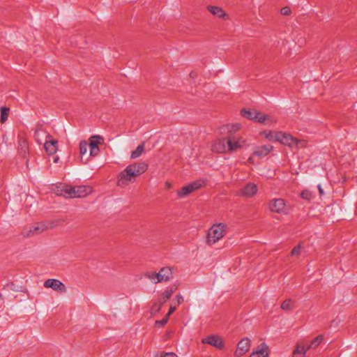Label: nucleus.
Segmentation results:
<instances>
[{"label":"nucleus","instance_id":"f257e3e1","mask_svg":"<svg viewBox=\"0 0 357 357\" xmlns=\"http://www.w3.org/2000/svg\"><path fill=\"white\" fill-rule=\"evenodd\" d=\"M148 164L146 162H135L128 165L121 171L118 176L116 184L119 187L124 188L134 183L137 178L144 174L148 169Z\"/></svg>","mask_w":357,"mask_h":357},{"label":"nucleus","instance_id":"f03ea898","mask_svg":"<svg viewBox=\"0 0 357 357\" xmlns=\"http://www.w3.org/2000/svg\"><path fill=\"white\" fill-rule=\"evenodd\" d=\"M55 192L66 198H82L90 195L92 192V188L86 185L71 186L60 184L56 186Z\"/></svg>","mask_w":357,"mask_h":357},{"label":"nucleus","instance_id":"7ed1b4c3","mask_svg":"<svg viewBox=\"0 0 357 357\" xmlns=\"http://www.w3.org/2000/svg\"><path fill=\"white\" fill-rule=\"evenodd\" d=\"M227 225L225 223H216L208 229L206 242L209 245H213L222 239L227 232Z\"/></svg>","mask_w":357,"mask_h":357},{"label":"nucleus","instance_id":"20e7f679","mask_svg":"<svg viewBox=\"0 0 357 357\" xmlns=\"http://www.w3.org/2000/svg\"><path fill=\"white\" fill-rule=\"evenodd\" d=\"M145 276L153 283L157 284L169 280L172 278L173 273L170 267H163L158 273L147 272Z\"/></svg>","mask_w":357,"mask_h":357},{"label":"nucleus","instance_id":"39448f33","mask_svg":"<svg viewBox=\"0 0 357 357\" xmlns=\"http://www.w3.org/2000/svg\"><path fill=\"white\" fill-rule=\"evenodd\" d=\"M52 226L44 222L36 223L29 227L24 228L22 231V235L26 238H30L42 234L43 231L51 228Z\"/></svg>","mask_w":357,"mask_h":357},{"label":"nucleus","instance_id":"423d86ee","mask_svg":"<svg viewBox=\"0 0 357 357\" xmlns=\"http://www.w3.org/2000/svg\"><path fill=\"white\" fill-rule=\"evenodd\" d=\"M268 209L275 213L280 215H287L289 208L284 199L281 198L273 199L268 202Z\"/></svg>","mask_w":357,"mask_h":357},{"label":"nucleus","instance_id":"0eeeda50","mask_svg":"<svg viewBox=\"0 0 357 357\" xmlns=\"http://www.w3.org/2000/svg\"><path fill=\"white\" fill-rule=\"evenodd\" d=\"M227 144L228 145V151L229 152L236 151L237 150L241 149L248 145L247 139L241 135L228 137L227 139Z\"/></svg>","mask_w":357,"mask_h":357},{"label":"nucleus","instance_id":"6e6552de","mask_svg":"<svg viewBox=\"0 0 357 357\" xmlns=\"http://www.w3.org/2000/svg\"><path fill=\"white\" fill-rule=\"evenodd\" d=\"M251 347V341L248 337L243 338L237 344L234 352V356L241 357L249 351Z\"/></svg>","mask_w":357,"mask_h":357},{"label":"nucleus","instance_id":"1a4fd4ad","mask_svg":"<svg viewBox=\"0 0 357 357\" xmlns=\"http://www.w3.org/2000/svg\"><path fill=\"white\" fill-rule=\"evenodd\" d=\"M44 287L52 289L54 291L64 293L66 291V285L60 280L56 279H47L44 282Z\"/></svg>","mask_w":357,"mask_h":357},{"label":"nucleus","instance_id":"9d476101","mask_svg":"<svg viewBox=\"0 0 357 357\" xmlns=\"http://www.w3.org/2000/svg\"><path fill=\"white\" fill-rule=\"evenodd\" d=\"M257 192V185L254 183L250 182L239 190L238 195L246 198H250L255 196Z\"/></svg>","mask_w":357,"mask_h":357},{"label":"nucleus","instance_id":"9b49d317","mask_svg":"<svg viewBox=\"0 0 357 357\" xmlns=\"http://www.w3.org/2000/svg\"><path fill=\"white\" fill-rule=\"evenodd\" d=\"M227 139L226 138H220L215 140L211 145L212 151L218 153L229 152Z\"/></svg>","mask_w":357,"mask_h":357},{"label":"nucleus","instance_id":"f8f14e48","mask_svg":"<svg viewBox=\"0 0 357 357\" xmlns=\"http://www.w3.org/2000/svg\"><path fill=\"white\" fill-rule=\"evenodd\" d=\"M254 117L255 118L252 121L259 123L273 124L277 121V119L273 116L266 114L258 110H256V114H255Z\"/></svg>","mask_w":357,"mask_h":357},{"label":"nucleus","instance_id":"ddd939ff","mask_svg":"<svg viewBox=\"0 0 357 357\" xmlns=\"http://www.w3.org/2000/svg\"><path fill=\"white\" fill-rule=\"evenodd\" d=\"M204 344H210L217 349H222L224 343L222 339L218 335H209L202 340Z\"/></svg>","mask_w":357,"mask_h":357},{"label":"nucleus","instance_id":"4468645a","mask_svg":"<svg viewBox=\"0 0 357 357\" xmlns=\"http://www.w3.org/2000/svg\"><path fill=\"white\" fill-rule=\"evenodd\" d=\"M278 142L285 146L294 148L296 142V138L289 134L280 132Z\"/></svg>","mask_w":357,"mask_h":357},{"label":"nucleus","instance_id":"2eb2a0df","mask_svg":"<svg viewBox=\"0 0 357 357\" xmlns=\"http://www.w3.org/2000/svg\"><path fill=\"white\" fill-rule=\"evenodd\" d=\"M34 137L38 143L42 144L43 141L51 139V135L43 128L42 126H38L35 130Z\"/></svg>","mask_w":357,"mask_h":357},{"label":"nucleus","instance_id":"dca6fc26","mask_svg":"<svg viewBox=\"0 0 357 357\" xmlns=\"http://www.w3.org/2000/svg\"><path fill=\"white\" fill-rule=\"evenodd\" d=\"M45 151L50 155H54L58 151V141L56 139H47L44 143Z\"/></svg>","mask_w":357,"mask_h":357},{"label":"nucleus","instance_id":"f3484780","mask_svg":"<svg viewBox=\"0 0 357 357\" xmlns=\"http://www.w3.org/2000/svg\"><path fill=\"white\" fill-rule=\"evenodd\" d=\"M207 10L214 16H216L220 19L227 20L229 18L228 15L225 10L220 6H208Z\"/></svg>","mask_w":357,"mask_h":357},{"label":"nucleus","instance_id":"a211bd4d","mask_svg":"<svg viewBox=\"0 0 357 357\" xmlns=\"http://www.w3.org/2000/svg\"><path fill=\"white\" fill-rule=\"evenodd\" d=\"M268 347L265 343H262L251 353L249 357H268Z\"/></svg>","mask_w":357,"mask_h":357},{"label":"nucleus","instance_id":"6ab92c4d","mask_svg":"<svg viewBox=\"0 0 357 357\" xmlns=\"http://www.w3.org/2000/svg\"><path fill=\"white\" fill-rule=\"evenodd\" d=\"M273 147L271 145H262L256 146L254 150V155L258 157H264L267 155L272 150Z\"/></svg>","mask_w":357,"mask_h":357},{"label":"nucleus","instance_id":"aec40b11","mask_svg":"<svg viewBox=\"0 0 357 357\" xmlns=\"http://www.w3.org/2000/svg\"><path fill=\"white\" fill-rule=\"evenodd\" d=\"M280 132H274L271 130H264L259 132V135L266 137L271 142H278Z\"/></svg>","mask_w":357,"mask_h":357},{"label":"nucleus","instance_id":"412c9836","mask_svg":"<svg viewBox=\"0 0 357 357\" xmlns=\"http://www.w3.org/2000/svg\"><path fill=\"white\" fill-rule=\"evenodd\" d=\"M194 191L190 185L188 183L186 185L183 186L180 190H178L176 192V195L179 198H183L189 195L190 194L192 193Z\"/></svg>","mask_w":357,"mask_h":357},{"label":"nucleus","instance_id":"4be33fe9","mask_svg":"<svg viewBox=\"0 0 357 357\" xmlns=\"http://www.w3.org/2000/svg\"><path fill=\"white\" fill-rule=\"evenodd\" d=\"M102 137L99 135L91 136L89 138V144H88L89 146H90V148H98V145L102 143Z\"/></svg>","mask_w":357,"mask_h":357},{"label":"nucleus","instance_id":"5701e85b","mask_svg":"<svg viewBox=\"0 0 357 357\" xmlns=\"http://www.w3.org/2000/svg\"><path fill=\"white\" fill-rule=\"evenodd\" d=\"M308 349H307V347H305L302 344H296V348L292 353V357H297L298 354H301L303 356V357H304Z\"/></svg>","mask_w":357,"mask_h":357},{"label":"nucleus","instance_id":"b1692460","mask_svg":"<svg viewBox=\"0 0 357 357\" xmlns=\"http://www.w3.org/2000/svg\"><path fill=\"white\" fill-rule=\"evenodd\" d=\"M144 153V144H139L130 154V159L135 160L139 158Z\"/></svg>","mask_w":357,"mask_h":357},{"label":"nucleus","instance_id":"393cba45","mask_svg":"<svg viewBox=\"0 0 357 357\" xmlns=\"http://www.w3.org/2000/svg\"><path fill=\"white\" fill-rule=\"evenodd\" d=\"M174 289L172 288H167L161 294V296L158 301H161L162 303H165L169 300L174 294Z\"/></svg>","mask_w":357,"mask_h":357},{"label":"nucleus","instance_id":"a878e982","mask_svg":"<svg viewBox=\"0 0 357 357\" xmlns=\"http://www.w3.org/2000/svg\"><path fill=\"white\" fill-rule=\"evenodd\" d=\"M193 191L198 190L199 189L206 185V181L203 178H200L190 183Z\"/></svg>","mask_w":357,"mask_h":357},{"label":"nucleus","instance_id":"bb28decb","mask_svg":"<svg viewBox=\"0 0 357 357\" xmlns=\"http://www.w3.org/2000/svg\"><path fill=\"white\" fill-rule=\"evenodd\" d=\"M241 114L245 118L252 121L255 118L254 116L256 114V109H243L241 111Z\"/></svg>","mask_w":357,"mask_h":357},{"label":"nucleus","instance_id":"cd10ccee","mask_svg":"<svg viewBox=\"0 0 357 357\" xmlns=\"http://www.w3.org/2000/svg\"><path fill=\"white\" fill-rule=\"evenodd\" d=\"M225 128L229 133L236 132L241 128V124L238 123L227 124L225 126Z\"/></svg>","mask_w":357,"mask_h":357},{"label":"nucleus","instance_id":"c85d7f7f","mask_svg":"<svg viewBox=\"0 0 357 357\" xmlns=\"http://www.w3.org/2000/svg\"><path fill=\"white\" fill-rule=\"evenodd\" d=\"M294 307V301L291 299H287L281 304V309L284 310H291Z\"/></svg>","mask_w":357,"mask_h":357},{"label":"nucleus","instance_id":"c756f323","mask_svg":"<svg viewBox=\"0 0 357 357\" xmlns=\"http://www.w3.org/2000/svg\"><path fill=\"white\" fill-rule=\"evenodd\" d=\"M303 246L301 243L296 245L291 251L290 256L298 258L301 256L302 253Z\"/></svg>","mask_w":357,"mask_h":357},{"label":"nucleus","instance_id":"7c9ffc66","mask_svg":"<svg viewBox=\"0 0 357 357\" xmlns=\"http://www.w3.org/2000/svg\"><path fill=\"white\" fill-rule=\"evenodd\" d=\"M324 336L320 335L315 337L310 343V344L307 347V349H316L323 341Z\"/></svg>","mask_w":357,"mask_h":357},{"label":"nucleus","instance_id":"2f4dec72","mask_svg":"<svg viewBox=\"0 0 357 357\" xmlns=\"http://www.w3.org/2000/svg\"><path fill=\"white\" fill-rule=\"evenodd\" d=\"M18 148L22 154H26L27 151V142L25 138H20L18 142Z\"/></svg>","mask_w":357,"mask_h":357},{"label":"nucleus","instance_id":"473e14b6","mask_svg":"<svg viewBox=\"0 0 357 357\" xmlns=\"http://www.w3.org/2000/svg\"><path fill=\"white\" fill-rule=\"evenodd\" d=\"M8 113H9V109L8 107H3L1 108L0 121L1 123L6 122V121L8 119Z\"/></svg>","mask_w":357,"mask_h":357},{"label":"nucleus","instance_id":"72a5a7b5","mask_svg":"<svg viewBox=\"0 0 357 357\" xmlns=\"http://www.w3.org/2000/svg\"><path fill=\"white\" fill-rule=\"evenodd\" d=\"M162 302L161 301H158L157 302H155L153 306L151 307V313L152 314H157L158 312H160V310H161V307H162Z\"/></svg>","mask_w":357,"mask_h":357},{"label":"nucleus","instance_id":"f704fd0d","mask_svg":"<svg viewBox=\"0 0 357 357\" xmlns=\"http://www.w3.org/2000/svg\"><path fill=\"white\" fill-rule=\"evenodd\" d=\"M89 144L86 141H82L79 143V153L82 155L86 153L88 150Z\"/></svg>","mask_w":357,"mask_h":357},{"label":"nucleus","instance_id":"c9c22d12","mask_svg":"<svg viewBox=\"0 0 357 357\" xmlns=\"http://www.w3.org/2000/svg\"><path fill=\"white\" fill-rule=\"evenodd\" d=\"M301 197L304 199L310 200L314 197V195L310 190H305L301 192Z\"/></svg>","mask_w":357,"mask_h":357},{"label":"nucleus","instance_id":"e433bc0d","mask_svg":"<svg viewBox=\"0 0 357 357\" xmlns=\"http://www.w3.org/2000/svg\"><path fill=\"white\" fill-rule=\"evenodd\" d=\"M307 146V142L305 140H301L296 138V142L294 144V147L297 149H300L302 148H305Z\"/></svg>","mask_w":357,"mask_h":357},{"label":"nucleus","instance_id":"4c0bfd02","mask_svg":"<svg viewBox=\"0 0 357 357\" xmlns=\"http://www.w3.org/2000/svg\"><path fill=\"white\" fill-rule=\"evenodd\" d=\"M280 13L283 15H288L291 14V9L288 6H285L281 8Z\"/></svg>","mask_w":357,"mask_h":357},{"label":"nucleus","instance_id":"58836bf2","mask_svg":"<svg viewBox=\"0 0 357 357\" xmlns=\"http://www.w3.org/2000/svg\"><path fill=\"white\" fill-rule=\"evenodd\" d=\"M99 152H100L99 148H94V147L90 148V155L91 156H96L98 155Z\"/></svg>","mask_w":357,"mask_h":357},{"label":"nucleus","instance_id":"ea45409f","mask_svg":"<svg viewBox=\"0 0 357 357\" xmlns=\"http://www.w3.org/2000/svg\"><path fill=\"white\" fill-rule=\"evenodd\" d=\"M177 305H181L183 303L184 298L181 294H178L176 296L174 300Z\"/></svg>","mask_w":357,"mask_h":357},{"label":"nucleus","instance_id":"a19ab883","mask_svg":"<svg viewBox=\"0 0 357 357\" xmlns=\"http://www.w3.org/2000/svg\"><path fill=\"white\" fill-rule=\"evenodd\" d=\"M167 321H168V318L165 317L162 320L156 321L155 325L159 326H163L164 325H165L167 323Z\"/></svg>","mask_w":357,"mask_h":357},{"label":"nucleus","instance_id":"79ce46f5","mask_svg":"<svg viewBox=\"0 0 357 357\" xmlns=\"http://www.w3.org/2000/svg\"><path fill=\"white\" fill-rule=\"evenodd\" d=\"M176 310L175 306H170L168 313L166 315V317L169 318V317Z\"/></svg>","mask_w":357,"mask_h":357},{"label":"nucleus","instance_id":"37998d69","mask_svg":"<svg viewBox=\"0 0 357 357\" xmlns=\"http://www.w3.org/2000/svg\"><path fill=\"white\" fill-rule=\"evenodd\" d=\"M164 357H178V356L174 353L169 352V353H165Z\"/></svg>","mask_w":357,"mask_h":357},{"label":"nucleus","instance_id":"c03bdc74","mask_svg":"<svg viewBox=\"0 0 357 357\" xmlns=\"http://www.w3.org/2000/svg\"><path fill=\"white\" fill-rule=\"evenodd\" d=\"M165 185L167 189H170L172 187V184L169 182H165Z\"/></svg>","mask_w":357,"mask_h":357},{"label":"nucleus","instance_id":"a18cd8bd","mask_svg":"<svg viewBox=\"0 0 357 357\" xmlns=\"http://www.w3.org/2000/svg\"><path fill=\"white\" fill-rule=\"evenodd\" d=\"M317 188H318V190H319L320 195H324V190H323V189L321 188V185H318Z\"/></svg>","mask_w":357,"mask_h":357},{"label":"nucleus","instance_id":"49530a36","mask_svg":"<svg viewBox=\"0 0 357 357\" xmlns=\"http://www.w3.org/2000/svg\"><path fill=\"white\" fill-rule=\"evenodd\" d=\"M164 356H165V352L157 353L154 355V357H164Z\"/></svg>","mask_w":357,"mask_h":357},{"label":"nucleus","instance_id":"de8ad7c7","mask_svg":"<svg viewBox=\"0 0 357 357\" xmlns=\"http://www.w3.org/2000/svg\"><path fill=\"white\" fill-rule=\"evenodd\" d=\"M59 158L58 156H55V157L54 158V162L55 163L58 162H59Z\"/></svg>","mask_w":357,"mask_h":357}]
</instances>
